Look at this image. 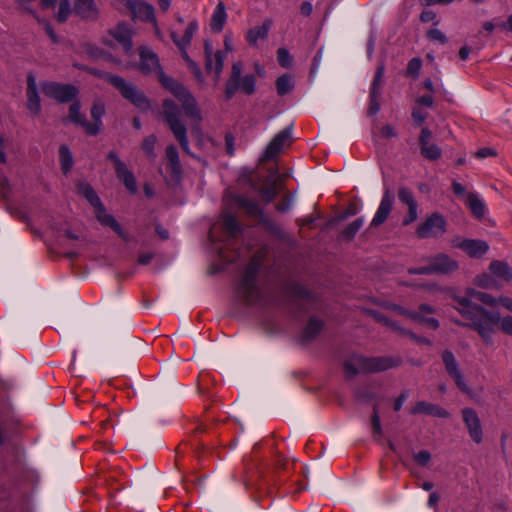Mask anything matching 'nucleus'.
Here are the masks:
<instances>
[{"label":"nucleus","mask_w":512,"mask_h":512,"mask_svg":"<svg viewBox=\"0 0 512 512\" xmlns=\"http://www.w3.org/2000/svg\"><path fill=\"white\" fill-rule=\"evenodd\" d=\"M476 284L482 288L491 289L495 286V281L490 275L482 274L476 278Z\"/></svg>","instance_id":"obj_50"},{"label":"nucleus","mask_w":512,"mask_h":512,"mask_svg":"<svg viewBox=\"0 0 512 512\" xmlns=\"http://www.w3.org/2000/svg\"><path fill=\"white\" fill-rule=\"evenodd\" d=\"M27 108L33 114H39L41 110L40 97L37 91L36 78L33 74L27 76Z\"/></svg>","instance_id":"obj_23"},{"label":"nucleus","mask_w":512,"mask_h":512,"mask_svg":"<svg viewBox=\"0 0 512 512\" xmlns=\"http://www.w3.org/2000/svg\"><path fill=\"white\" fill-rule=\"evenodd\" d=\"M103 77L113 85L120 94L130 101L135 107L142 111H146L150 107L149 100L146 98L144 93L140 91L134 84L127 82L123 78L112 75V74H103Z\"/></svg>","instance_id":"obj_6"},{"label":"nucleus","mask_w":512,"mask_h":512,"mask_svg":"<svg viewBox=\"0 0 512 512\" xmlns=\"http://www.w3.org/2000/svg\"><path fill=\"white\" fill-rule=\"evenodd\" d=\"M127 7L131 11L134 19L155 22V12L152 5L139 0H130L127 2Z\"/></svg>","instance_id":"obj_16"},{"label":"nucleus","mask_w":512,"mask_h":512,"mask_svg":"<svg viewBox=\"0 0 512 512\" xmlns=\"http://www.w3.org/2000/svg\"><path fill=\"white\" fill-rule=\"evenodd\" d=\"M77 191L82 195L92 206L97 208L102 204L95 190L87 182H80L77 184Z\"/></svg>","instance_id":"obj_29"},{"label":"nucleus","mask_w":512,"mask_h":512,"mask_svg":"<svg viewBox=\"0 0 512 512\" xmlns=\"http://www.w3.org/2000/svg\"><path fill=\"white\" fill-rule=\"evenodd\" d=\"M466 205L469 207L472 214L476 218L481 219L484 217L485 212H486L485 203L476 194L469 193L467 195Z\"/></svg>","instance_id":"obj_30"},{"label":"nucleus","mask_w":512,"mask_h":512,"mask_svg":"<svg viewBox=\"0 0 512 512\" xmlns=\"http://www.w3.org/2000/svg\"><path fill=\"white\" fill-rule=\"evenodd\" d=\"M14 1L17 4L18 9H20L23 12L29 13L35 19H38L37 13L30 7V3L32 2V0H14Z\"/></svg>","instance_id":"obj_51"},{"label":"nucleus","mask_w":512,"mask_h":512,"mask_svg":"<svg viewBox=\"0 0 512 512\" xmlns=\"http://www.w3.org/2000/svg\"><path fill=\"white\" fill-rule=\"evenodd\" d=\"M292 137V127H287L284 130L280 131L268 144L264 159L271 160L277 156V154L282 150V148L290 143Z\"/></svg>","instance_id":"obj_14"},{"label":"nucleus","mask_w":512,"mask_h":512,"mask_svg":"<svg viewBox=\"0 0 512 512\" xmlns=\"http://www.w3.org/2000/svg\"><path fill=\"white\" fill-rule=\"evenodd\" d=\"M241 73L242 62H235L232 65L231 75L225 85V96L227 99H231L237 91H242L247 95L255 92V76L249 74L242 77Z\"/></svg>","instance_id":"obj_7"},{"label":"nucleus","mask_w":512,"mask_h":512,"mask_svg":"<svg viewBox=\"0 0 512 512\" xmlns=\"http://www.w3.org/2000/svg\"><path fill=\"white\" fill-rule=\"evenodd\" d=\"M293 87V80L289 75H282L276 81L277 93L281 96L288 94Z\"/></svg>","instance_id":"obj_39"},{"label":"nucleus","mask_w":512,"mask_h":512,"mask_svg":"<svg viewBox=\"0 0 512 512\" xmlns=\"http://www.w3.org/2000/svg\"><path fill=\"white\" fill-rule=\"evenodd\" d=\"M262 265L261 256L255 255L247 268L237 287V296L248 305L259 302L262 291L257 282V276Z\"/></svg>","instance_id":"obj_4"},{"label":"nucleus","mask_w":512,"mask_h":512,"mask_svg":"<svg viewBox=\"0 0 512 512\" xmlns=\"http://www.w3.org/2000/svg\"><path fill=\"white\" fill-rule=\"evenodd\" d=\"M105 113V106L102 102L97 101L93 104L91 108V117L93 118L94 122L92 124L98 125V133L100 132L101 126H102V116Z\"/></svg>","instance_id":"obj_41"},{"label":"nucleus","mask_w":512,"mask_h":512,"mask_svg":"<svg viewBox=\"0 0 512 512\" xmlns=\"http://www.w3.org/2000/svg\"><path fill=\"white\" fill-rule=\"evenodd\" d=\"M384 72H385V66H384V64H380L377 67L376 73L374 75V79L371 84V88H370L371 94L381 95L382 87H383V83H384Z\"/></svg>","instance_id":"obj_37"},{"label":"nucleus","mask_w":512,"mask_h":512,"mask_svg":"<svg viewBox=\"0 0 512 512\" xmlns=\"http://www.w3.org/2000/svg\"><path fill=\"white\" fill-rule=\"evenodd\" d=\"M234 137L231 134H227L225 137V145H226V151L229 156L234 155Z\"/></svg>","instance_id":"obj_62"},{"label":"nucleus","mask_w":512,"mask_h":512,"mask_svg":"<svg viewBox=\"0 0 512 512\" xmlns=\"http://www.w3.org/2000/svg\"><path fill=\"white\" fill-rule=\"evenodd\" d=\"M413 415H430L438 418H449L450 414L444 408L426 401H418L410 411Z\"/></svg>","instance_id":"obj_22"},{"label":"nucleus","mask_w":512,"mask_h":512,"mask_svg":"<svg viewBox=\"0 0 512 512\" xmlns=\"http://www.w3.org/2000/svg\"><path fill=\"white\" fill-rule=\"evenodd\" d=\"M456 246L472 258L482 257L489 249L486 241L475 239H463Z\"/></svg>","instance_id":"obj_21"},{"label":"nucleus","mask_w":512,"mask_h":512,"mask_svg":"<svg viewBox=\"0 0 512 512\" xmlns=\"http://www.w3.org/2000/svg\"><path fill=\"white\" fill-rule=\"evenodd\" d=\"M222 225L230 237H236L240 233V225L234 215L224 213L222 215Z\"/></svg>","instance_id":"obj_33"},{"label":"nucleus","mask_w":512,"mask_h":512,"mask_svg":"<svg viewBox=\"0 0 512 512\" xmlns=\"http://www.w3.org/2000/svg\"><path fill=\"white\" fill-rule=\"evenodd\" d=\"M394 197L387 189L381 199L380 205L370 223V227H377L384 223L388 218L393 205Z\"/></svg>","instance_id":"obj_18"},{"label":"nucleus","mask_w":512,"mask_h":512,"mask_svg":"<svg viewBox=\"0 0 512 512\" xmlns=\"http://www.w3.org/2000/svg\"><path fill=\"white\" fill-rule=\"evenodd\" d=\"M429 261L433 274H450L459 267L457 261L446 254H438Z\"/></svg>","instance_id":"obj_17"},{"label":"nucleus","mask_w":512,"mask_h":512,"mask_svg":"<svg viewBox=\"0 0 512 512\" xmlns=\"http://www.w3.org/2000/svg\"><path fill=\"white\" fill-rule=\"evenodd\" d=\"M398 198L402 203L406 204L407 206L416 204L413 193L408 188H401L398 192Z\"/></svg>","instance_id":"obj_46"},{"label":"nucleus","mask_w":512,"mask_h":512,"mask_svg":"<svg viewBox=\"0 0 512 512\" xmlns=\"http://www.w3.org/2000/svg\"><path fill=\"white\" fill-rule=\"evenodd\" d=\"M428 37L431 40L440 42L441 44H446L447 43V37L445 36V34L442 31H440L437 28L431 29L428 32Z\"/></svg>","instance_id":"obj_54"},{"label":"nucleus","mask_w":512,"mask_h":512,"mask_svg":"<svg viewBox=\"0 0 512 512\" xmlns=\"http://www.w3.org/2000/svg\"><path fill=\"white\" fill-rule=\"evenodd\" d=\"M69 119L76 125L81 126L87 134L93 136L98 134V125L91 124L86 120L85 115L80 112V104L78 102H74L70 105Z\"/></svg>","instance_id":"obj_20"},{"label":"nucleus","mask_w":512,"mask_h":512,"mask_svg":"<svg viewBox=\"0 0 512 512\" xmlns=\"http://www.w3.org/2000/svg\"><path fill=\"white\" fill-rule=\"evenodd\" d=\"M417 103L422 106L431 107L434 103V100L431 95H423L417 99Z\"/></svg>","instance_id":"obj_63"},{"label":"nucleus","mask_w":512,"mask_h":512,"mask_svg":"<svg viewBox=\"0 0 512 512\" xmlns=\"http://www.w3.org/2000/svg\"><path fill=\"white\" fill-rule=\"evenodd\" d=\"M162 107L164 119L182 150L189 156L195 157L189 147L187 128L181 119V109L171 99L164 100Z\"/></svg>","instance_id":"obj_5"},{"label":"nucleus","mask_w":512,"mask_h":512,"mask_svg":"<svg viewBox=\"0 0 512 512\" xmlns=\"http://www.w3.org/2000/svg\"><path fill=\"white\" fill-rule=\"evenodd\" d=\"M107 159L113 163L116 176L122 181L126 189L131 193H135L137 191L135 176L119 158L117 153L115 151H109Z\"/></svg>","instance_id":"obj_8"},{"label":"nucleus","mask_w":512,"mask_h":512,"mask_svg":"<svg viewBox=\"0 0 512 512\" xmlns=\"http://www.w3.org/2000/svg\"><path fill=\"white\" fill-rule=\"evenodd\" d=\"M204 51L206 56L205 67L208 72L214 71L215 81L218 82L223 70L225 53L223 51H217L213 55V47L209 41L204 43Z\"/></svg>","instance_id":"obj_11"},{"label":"nucleus","mask_w":512,"mask_h":512,"mask_svg":"<svg viewBox=\"0 0 512 512\" xmlns=\"http://www.w3.org/2000/svg\"><path fill=\"white\" fill-rule=\"evenodd\" d=\"M418 217L417 213V203L408 206V215L404 218L403 224L408 225L412 222H414Z\"/></svg>","instance_id":"obj_57"},{"label":"nucleus","mask_w":512,"mask_h":512,"mask_svg":"<svg viewBox=\"0 0 512 512\" xmlns=\"http://www.w3.org/2000/svg\"><path fill=\"white\" fill-rule=\"evenodd\" d=\"M166 158L169 162L170 169L173 174L179 175L182 171V166L179 159V154L176 146L169 145L166 147Z\"/></svg>","instance_id":"obj_32"},{"label":"nucleus","mask_w":512,"mask_h":512,"mask_svg":"<svg viewBox=\"0 0 512 512\" xmlns=\"http://www.w3.org/2000/svg\"><path fill=\"white\" fill-rule=\"evenodd\" d=\"M74 12L81 19L92 21L97 20L100 14L95 0H75Z\"/></svg>","instance_id":"obj_19"},{"label":"nucleus","mask_w":512,"mask_h":512,"mask_svg":"<svg viewBox=\"0 0 512 512\" xmlns=\"http://www.w3.org/2000/svg\"><path fill=\"white\" fill-rule=\"evenodd\" d=\"M442 360L447 373L454 379L457 387L463 392H468L469 388L466 385L464 378L458 368V363L453 353L449 350H445L442 354Z\"/></svg>","instance_id":"obj_13"},{"label":"nucleus","mask_w":512,"mask_h":512,"mask_svg":"<svg viewBox=\"0 0 512 512\" xmlns=\"http://www.w3.org/2000/svg\"><path fill=\"white\" fill-rule=\"evenodd\" d=\"M372 429H373V432L377 435H380L382 433L380 417H379L378 409L376 406L373 409Z\"/></svg>","instance_id":"obj_58"},{"label":"nucleus","mask_w":512,"mask_h":512,"mask_svg":"<svg viewBox=\"0 0 512 512\" xmlns=\"http://www.w3.org/2000/svg\"><path fill=\"white\" fill-rule=\"evenodd\" d=\"M272 25L271 20H265L262 25L251 28L246 35V39L250 45H256L258 40L267 37L268 31Z\"/></svg>","instance_id":"obj_27"},{"label":"nucleus","mask_w":512,"mask_h":512,"mask_svg":"<svg viewBox=\"0 0 512 512\" xmlns=\"http://www.w3.org/2000/svg\"><path fill=\"white\" fill-rule=\"evenodd\" d=\"M71 13L70 0H60L56 19L59 23H63L68 19Z\"/></svg>","instance_id":"obj_43"},{"label":"nucleus","mask_w":512,"mask_h":512,"mask_svg":"<svg viewBox=\"0 0 512 512\" xmlns=\"http://www.w3.org/2000/svg\"><path fill=\"white\" fill-rule=\"evenodd\" d=\"M198 27V22L193 20L187 26L183 37L179 38L176 32H171V38L173 42L178 46V48H180L182 51H185V49L190 45L194 34L198 30Z\"/></svg>","instance_id":"obj_26"},{"label":"nucleus","mask_w":512,"mask_h":512,"mask_svg":"<svg viewBox=\"0 0 512 512\" xmlns=\"http://www.w3.org/2000/svg\"><path fill=\"white\" fill-rule=\"evenodd\" d=\"M140 70L146 74L155 73L161 84L181 102L185 115L197 124L202 121L196 99L182 84L163 73L158 56L147 47L140 48Z\"/></svg>","instance_id":"obj_2"},{"label":"nucleus","mask_w":512,"mask_h":512,"mask_svg":"<svg viewBox=\"0 0 512 512\" xmlns=\"http://www.w3.org/2000/svg\"><path fill=\"white\" fill-rule=\"evenodd\" d=\"M412 118L418 123L422 124L426 120V114L419 109H414L412 112Z\"/></svg>","instance_id":"obj_64"},{"label":"nucleus","mask_w":512,"mask_h":512,"mask_svg":"<svg viewBox=\"0 0 512 512\" xmlns=\"http://www.w3.org/2000/svg\"><path fill=\"white\" fill-rule=\"evenodd\" d=\"M413 320L421 322L434 330L439 327V321L434 317H425L424 315L419 314V318Z\"/></svg>","instance_id":"obj_55"},{"label":"nucleus","mask_w":512,"mask_h":512,"mask_svg":"<svg viewBox=\"0 0 512 512\" xmlns=\"http://www.w3.org/2000/svg\"><path fill=\"white\" fill-rule=\"evenodd\" d=\"M401 364L399 357L381 356V357H363L353 355L348 358L344 364V372L347 378H353L361 373H377L398 367Z\"/></svg>","instance_id":"obj_3"},{"label":"nucleus","mask_w":512,"mask_h":512,"mask_svg":"<svg viewBox=\"0 0 512 512\" xmlns=\"http://www.w3.org/2000/svg\"><path fill=\"white\" fill-rule=\"evenodd\" d=\"M489 270L498 278L507 282L512 281V268L506 262L498 260L492 261L489 265Z\"/></svg>","instance_id":"obj_28"},{"label":"nucleus","mask_w":512,"mask_h":512,"mask_svg":"<svg viewBox=\"0 0 512 512\" xmlns=\"http://www.w3.org/2000/svg\"><path fill=\"white\" fill-rule=\"evenodd\" d=\"M322 327L323 323L320 320L316 318L310 319L304 329L303 338L307 341L313 339L319 334V332L322 330Z\"/></svg>","instance_id":"obj_38"},{"label":"nucleus","mask_w":512,"mask_h":512,"mask_svg":"<svg viewBox=\"0 0 512 512\" xmlns=\"http://www.w3.org/2000/svg\"><path fill=\"white\" fill-rule=\"evenodd\" d=\"M236 202L240 208L245 210L246 213L251 216H257L262 214V211L259 208L258 204L253 200L239 196L236 198Z\"/></svg>","instance_id":"obj_35"},{"label":"nucleus","mask_w":512,"mask_h":512,"mask_svg":"<svg viewBox=\"0 0 512 512\" xmlns=\"http://www.w3.org/2000/svg\"><path fill=\"white\" fill-rule=\"evenodd\" d=\"M446 221L439 213H434L428 217L416 230L419 238L438 237L444 234Z\"/></svg>","instance_id":"obj_9"},{"label":"nucleus","mask_w":512,"mask_h":512,"mask_svg":"<svg viewBox=\"0 0 512 512\" xmlns=\"http://www.w3.org/2000/svg\"><path fill=\"white\" fill-rule=\"evenodd\" d=\"M41 90L45 96L53 98L59 102H68L72 100L77 93L74 86L63 85L56 82L42 83Z\"/></svg>","instance_id":"obj_10"},{"label":"nucleus","mask_w":512,"mask_h":512,"mask_svg":"<svg viewBox=\"0 0 512 512\" xmlns=\"http://www.w3.org/2000/svg\"><path fill=\"white\" fill-rule=\"evenodd\" d=\"M414 460L421 466H426L431 460V454L427 450H421L414 455Z\"/></svg>","instance_id":"obj_52"},{"label":"nucleus","mask_w":512,"mask_h":512,"mask_svg":"<svg viewBox=\"0 0 512 512\" xmlns=\"http://www.w3.org/2000/svg\"><path fill=\"white\" fill-rule=\"evenodd\" d=\"M277 60H278V63L282 66V67H289L292 63V58L288 52V50L284 49V48H279L278 51H277Z\"/></svg>","instance_id":"obj_47"},{"label":"nucleus","mask_w":512,"mask_h":512,"mask_svg":"<svg viewBox=\"0 0 512 512\" xmlns=\"http://www.w3.org/2000/svg\"><path fill=\"white\" fill-rule=\"evenodd\" d=\"M422 67V60L420 58H412L407 65L406 75L417 78L420 74Z\"/></svg>","instance_id":"obj_44"},{"label":"nucleus","mask_w":512,"mask_h":512,"mask_svg":"<svg viewBox=\"0 0 512 512\" xmlns=\"http://www.w3.org/2000/svg\"><path fill=\"white\" fill-rule=\"evenodd\" d=\"M421 155L430 161H435L441 158L442 150L441 148L433 143H427L426 145L420 146Z\"/></svg>","instance_id":"obj_36"},{"label":"nucleus","mask_w":512,"mask_h":512,"mask_svg":"<svg viewBox=\"0 0 512 512\" xmlns=\"http://www.w3.org/2000/svg\"><path fill=\"white\" fill-rule=\"evenodd\" d=\"M381 136L386 139H390L397 136V131L391 125H385L381 128Z\"/></svg>","instance_id":"obj_59"},{"label":"nucleus","mask_w":512,"mask_h":512,"mask_svg":"<svg viewBox=\"0 0 512 512\" xmlns=\"http://www.w3.org/2000/svg\"><path fill=\"white\" fill-rule=\"evenodd\" d=\"M380 99L381 95L379 94H371L370 93V101H369V108H368V114L370 116L377 114L380 111Z\"/></svg>","instance_id":"obj_48"},{"label":"nucleus","mask_w":512,"mask_h":512,"mask_svg":"<svg viewBox=\"0 0 512 512\" xmlns=\"http://www.w3.org/2000/svg\"><path fill=\"white\" fill-rule=\"evenodd\" d=\"M59 160L63 173H69L73 167L74 161L72 153L66 145H61L59 147Z\"/></svg>","instance_id":"obj_34"},{"label":"nucleus","mask_w":512,"mask_h":512,"mask_svg":"<svg viewBox=\"0 0 512 512\" xmlns=\"http://www.w3.org/2000/svg\"><path fill=\"white\" fill-rule=\"evenodd\" d=\"M156 142H157V138L155 135H149L144 138V140L142 142V150L144 151V153L147 156L152 157V158L155 156L154 148H155Z\"/></svg>","instance_id":"obj_45"},{"label":"nucleus","mask_w":512,"mask_h":512,"mask_svg":"<svg viewBox=\"0 0 512 512\" xmlns=\"http://www.w3.org/2000/svg\"><path fill=\"white\" fill-rule=\"evenodd\" d=\"M226 19H227V14L225 11V6L222 2H220L216 6V8L213 12V15H212L211 23H210L211 29L215 32H220L223 29Z\"/></svg>","instance_id":"obj_31"},{"label":"nucleus","mask_w":512,"mask_h":512,"mask_svg":"<svg viewBox=\"0 0 512 512\" xmlns=\"http://www.w3.org/2000/svg\"><path fill=\"white\" fill-rule=\"evenodd\" d=\"M461 413L471 439L476 443L482 442L483 432L477 413L472 408H464Z\"/></svg>","instance_id":"obj_12"},{"label":"nucleus","mask_w":512,"mask_h":512,"mask_svg":"<svg viewBox=\"0 0 512 512\" xmlns=\"http://www.w3.org/2000/svg\"><path fill=\"white\" fill-rule=\"evenodd\" d=\"M387 308L391 309L393 311H396L400 315H404L410 319H418L419 318V313H417L416 311L407 310V309L402 308L396 304H389V305H387Z\"/></svg>","instance_id":"obj_49"},{"label":"nucleus","mask_w":512,"mask_h":512,"mask_svg":"<svg viewBox=\"0 0 512 512\" xmlns=\"http://www.w3.org/2000/svg\"><path fill=\"white\" fill-rule=\"evenodd\" d=\"M496 151L494 149L484 147L475 152V156L479 159H484L486 157L496 156Z\"/></svg>","instance_id":"obj_60"},{"label":"nucleus","mask_w":512,"mask_h":512,"mask_svg":"<svg viewBox=\"0 0 512 512\" xmlns=\"http://www.w3.org/2000/svg\"><path fill=\"white\" fill-rule=\"evenodd\" d=\"M386 326L389 327L390 329H392L393 331L399 333L400 335H407V336H410V337H414V333L413 332L400 327L398 325V323L393 321V320L389 319V321H387V325Z\"/></svg>","instance_id":"obj_56"},{"label":"nucleus","mask_w":512,"mask_h":512,"mask_svg":"<svg viewBox=\"0 0 512 512\" xmlns=\"http://www.w3.org/2000/svg\"><path fill=\"white\" fill-rule=\"evenodd\" d=\"M110 35L123 47L125 52L132 50V30L124 23L110 30Z\"/></svg>","instance_id":"obj_25"},{"label":"nucleus","mask_w":512,"mask_h":512,"mask_svg":"<svg viewBox=\"0 0 512 512\" xmlns=\"http://www.w3.org/2000/svg\"><path fill=\"white\" fill-rule=\"evenodd\" d=\"M468 295L479 300L480 302L488 305V306H496L498 304V299L494 298L493 296H491L490 294L488 293H484V292H480V291H476V290H468Z\"/></svg>","instance_id":"obj_40"},{"label":"nucleus","mask_w":512,"mask_h":512,"mask_svg":"<svg viewBox=\"0 0 512 512\" xmlns=\"http://www.w3.org/2000/svg\"><path fill=\"white\" fill-rule=\"evenodd\" d=\"M364 219L362 217L357 218L355 221L350 223L345 230L342 232L343 237L346 239H352L355 234L362 228Z\"/></svg>","instance_id":"obj_42"},{"label":"nucleus","mask_w":512,"mask_h":512,"mask_svg":"<svg viewBox=\"0 0 512 512\" xmlns=\"http://www.w3.org/2000/svg\"><path fill=\"white\" fill-rule=\"evenodd\" d=\"M432 137V132L428 128H423L421 130L420 136H419V144L426 145L427 143H430Z\"/></svg>","instance_id":"obj_61"},{"label":"nucleus","mask_w":512,"mask_h":512,"mask_svg":"<svg viewBox=\"0 0 512 512\" xmlns=\"http://www.w3.org/2000/svg\"><path fill=\"white\" fill-rule=\"evenodd\" d=\"M44 28V30L46 31L47 35L49 36V38L54 42V43H57L58 42V37L56 35V33L54 32L51 24L44 20V19H41L38 17V19H36Z\"/></svg>","instance_id":"obj_53"},{"label":"nucleus","mask_w":512,"mask_h":512,"mask_svg":"<svg viewBox=\"0 0 512 512\" xmlns=\"http://www.w3.org/2000/svg\"><path fill=\"white\" fill-rule=\"evenodd\" d=\"M95 217L102 226H108L115 231L119 237L128 241L129 235L122 229L121 225L113 215L107 213L103 204L94 209Z\"/></svg>","instance_id":"obj_15"},{"label":"nucleus","mask_w":512,"mask_h":512,"mask_svg":"<svg viewBox=\"0 0 512 512\" xmlns=\"http://www.w3.org/2000/svg\"><path fill=\"white\" fill-rule=\"evenodd\" d=\"M284 180V176L278 174L277 171L271 173L268 177L269 185L260 190V194L262 199L269 203L271 202L278 194L279 190L282 188V182Z\"/></svg>","instance_id":"obj_24"},{"label":"nucleus","mask_w":512,"mask_h":512,"mask_svg":"<svg viewBox=\"0 0 512 512\" xmlns=\"http://www.w3.org/2000/svg\"><path fill=\"white\" fill-rule=\"evenodd\" d=\"M453 299L457 303L455 309L465 319L469 320V323L455 320L454 322L457 325L474 329L487 343L492 341V336L498 326L503 333L512 337V316L508 315L501 318L499 313L490 312L482 306L473 303L467 297L454 296Z\"/></svg>","instance_id":"obj_1"}]
</instances>
